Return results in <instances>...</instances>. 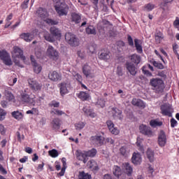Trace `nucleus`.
Masks as SVG:
<instances>
[{"label":"nucleus","instance_id":"1","mask_svg":"<svg viewBox=\"0 0 179 179\" xmlns=\"http://www.w3.org/2000/svg\"><path fill=\"white\" fill-rule=\"evenodd\" d=\"M54 8L59 17L62 16H68V13H69V6H68L64 1L56 2L54 5Z\"/></svg>","mask_w":179,"mask_h":179},{"label":"nucleus","instance_id":"2","mask_svg":"<svg viewBox=\"0 0 179 179\" xmlns=\"http://www.w3.org/2000/svg\"><path fill=\"white\" fill-rule=\"evenodd\" d=\"M150 84L155 91V93L162 94L164 92L166 87L164 86V81L160 78H152L150 81Z\"/></svg>","mask_w":179,"mask_h":179},{"label":"nucleus","instance_id":"3","mask_svg":"<svg viewBox=\"0 0 179 179\" xmlns=\"http://www.w3.org/2000/svg\"><path fill=\"white\" fill-rule=\"evenodd\" d=\"M65 40L72 47H78L79 45V39L76 38L75 34L68 32L65 34Z\"/></svg>","mask_w":179,"mask_h":179},{"label":"nucleus","instance_id":"4","mask_svg":"<svg viewBox=\"0 0 179 179\" xmlns=\"http://www.w3.org/2000/svg\"><path fill=\"white\" fill-rule=\"evenodd\" d=\"M21 101L22 103H26L27 104H31L32 106H34L36 104V101L34 100V98H32L27 93V91L24 90L21 93V97H20Z\"/></svg>","mask_w":179,"mask_h":179},{"label":"nucleus","instance_id":"5","mask_svg":"<svg viewBox=\"0 0 179 179\" xmlns=\"http://www.w3.org/2000/svg\"><path fill=\"white\" fill-rule=\"evenodd\" d=\"M27 82L30 89H31L33 92H38V90H41V87H43V85L38 83L34 78H29Z\"/></svg>","mask_w":179,"mask_h":179},{"label":"nucleus","instance_id":"6","mask_svg":"<svg viewBox=\"0 0 179 179\" xmlns=\"http://www.w3.org/2000/svg\"><path fill=\"white\" fill-rule=\"evenodd\" d=\"M0 59L3 61L5 65L7 66H10L12 65V59H10V55L5 50L0 51Z\"/></svg>","mask_w":179,"mask_h":179},{"label":"nucleus","instance_id":"7","mask_svg":"<svg viewBox=\"0 0 179 179\" xmlns=\"http://www.w3.org/2000/svg\"><path fill=\"white\" fill-rule=\"evenodd\" d=\"M139 130L141 134L145 136H148V138H152V136H153V131H152V128L149 126L141 124L139 127Z\"/></svg>","mask_w":179,"mask_h":179},{"label":"nucleus","instance_id":"8","mask_svg":"<svg viewBox=\"0 0 179 179\" xmlns=\"http://www.w3.org/2000/svg\"><path fill=\"white\" fill-rule=\"evenodd\" d=\"M126 69L132 76H136L138 73V68H136V64L131 62H127L125 64Z\"/></svg>","mask_w":179,"mask_h":179},{"label":"nucleus","instance_id":"9","mask_svg":"<svg viewBox=\"0 0 179 179\" xmlns=\"http://www.w3.org/2000/svg\"><path fill=\"white\" fill-rule=\"evenodd\" d=\"M13 58H20L24 62L26 61V57L23 55V50L17 46H14L13 52Z\"/></svg>","mask_w":179,"mask_h":179},{"label":"nucleus","instance_id":"10","mask_svg":"<svg viewBox=\"0 0 179 179\" xmlns=\"http://www.w3.org/2000/svg\"><path fill=\"white\" fill-rule=\"evenodd\" d=\"M166 143H167V136H166L164 131L161 130L158 134V144L161 148H164Z\"/></svg>","mask_w":179,"mask_h":179},{"label":"nucleus","instance_id":"11","mask_svg":"<svg viewBox=\"0 0 179 179\" xmlns=\"http://www.w3.org/2000/svg\"><path fill=\"white\" fill-rule=\"evenodd\" d=\"M46 54L52 59H58V57H59L58 51H57L52 45H49L48 47Z\"/></svg>","mask_w":179,"mask_h":179},{"label":"nucleus","instance_id":"12","mask_svg":"<svg viewBox=\"0 0 179 179\" xmlns=\"http://www.w3.org/2000/svg\"><path fill=\"white\" fill-rule=\"evenodd\" d=\"M50 127L55 132H59L61 128V120L58 117L54 118L50 122Z\"/></svg>","mask_w":179,"mask_h":179},{"label":"nucleus","instance_id":"13","mask_svg":"<svg viewBox=\"0 0 179 179\" xmlns=\"http://www.w3.org/2000/svg\"><path fill=\"white\" fill-rule=\"evenodd\" d=\"M122 170L124 174L127 175L128 177H131L134 173V167L129 162H124L122 164Z\"/></svg>","mask_w":179,"mask_h":179},{"label":"nucleus","instance_id":"14","mask_svg":"<svg viewBox=\"0 0 179 179\" xmlns=\"http://www.w3.org/2000/svg\"><path fill=\"white\" fill-rule=\"evenodd\" d=\"M30 59H31V65L34 68V72H35V73L38 75L43 70V67H41V65H40L38 63H37V62H36V59H34V56L31 55Z\"/></svg>","mask_w":179,"mask_h":179},{"label":"nucleus","instance_id":"15","mask_svg":"<svg viewBox=\"0 0 179 179\" xmlns=\"http://www.w3.org/2000/svg\"><path fill=\"white\" fill-rule=\"evenodd\" d=\"M48 78L52 82H59V80L62 79V76L61 75V73L53 71L49 72Z\"/></svg>","mask_w":179,"mask_h":179},{"label":"nucleus","instance_id":"16","mask_svg":"<svg viewBox=\"0 0 179 179\" xmlns=\"http://www.w3.org/2000/svg\"><path fill=\"white\" fill-rule=\"evenodd\" d=\"M106 125L110 132L113 135H118L120 134V130L118 128L115 127L114 122L111 120L106 121Z\"/></svg>","mask_w":179,"mask_h":179},{"label":"nucleus","instance_id":"17","mask_svg":"<svg viewBox=\"0 0 179 179\" xmlns=\"http://www.w3.org/2000/svg\"><path fill=\"white\" fill-rule=\"evenodd\" d=\"M129 59L131 61V64H134L136 66H138V64H141V62L142 61V57L141 55L134 53L133 55H131L129 56Z\"/></svg>","mask_w":179,"mask_h":179},{"label":"nucleus","instance_id":"18","mask_svg":"<svg viewBox=\"0 0 179 179\" xmlns=\"http://www.w3.org/2000/svg\"><path fill=\"white\" fill-rule=\"evenodd\" d=\"M112 114L114 120H120V121H122V120H124V115H122V111L117 108H112Z\"/></svg>","mask_w":179,"mask_h":179},{"label":"nucleus","instance_id":"19","mask_svg":"<svg viewBox=\"0 0 179 179\" xmlns=\"http://www.w3.org/2000/svg\"><path fill=\"white\" fill-rule=\"evenodd\" d=\"M82 20V14L76 12L71 13V22L75 23V24H79Z\"/></svg>","mask_w":179,"mask_h":179},{"label":"nucleus","instance_id":"20","mask_svg":"<svg viewBox=\"0 0 179 179\" xmlns=\"http://www.w3.org/2000/svg\"><path fill=\"white\" fill-rule=\"evenodd\" d=\"M111 57V55L110 53V51L107 50H101L99 52V58L101 61H105L107 62Z\"/></svg>","mask_w":179,"mask_h":179},{"label":"nucleus","instance_id":"21","mask_svg":"<svg viewBox=\"0 0 179 179\" xmlns=\"http://www.w3.org/2000/svg\"><path fill=\"white\" fill-rule=\"evenodd\" d=\"M131 162L135 166H139L142 163V157L139 152H134L131 157Z\"/></svg>","mask_w":179,"mask_h":179},{"label":"nucleus","instance_id":"22","mask_svg":"<svg viewBox=\"0 0 179 179\" xmlns=\"http://www.w3.org/2000/svg\"><path fill=\"white\" fill-rule=\"evenodd\" d=\"M69 87H71V83H62L60 84V94L62 96H65V94L69 93V91L68 90Z\"/></svg>","mask_w":179,"mask_h":179},{"label":"nucleus","instance_id":"23","mask_svg":"<svg viewBox=\"0 0 179 179\" xmlns=\"http://www.w3.org/2000/svg\"><path fill=\"white\" fill-rule=\"evenodd\" d=\"M36 13L41 19H47V17H48V11L44 8L40 7L37 10Z\"/></svg>","mask_w":179,"mask_h":179},{"label":"nucleus","instance_id":"24","mask_svg":"<svg viewBox=\"0 0 179 179\" xmlns=\"http://www.w3.org/2000/svg\"><path fill=\"white\" fill-rule=\"evenodd\" d=\"M77 159L78 160L83 162L84 164H86V163H87V160H89L86 151L78 152Z\"/></svg>","mask_w":179,"mask_h":179},{"label":"nucleus","instance_id":"25","mask_svg":"<svg viewBox=\"0 0 179 179\" xmlns=\"http://www.w3.org/2000/svg\"><path fill=\"white\" fill-rule=\"evenodd\" d=\"M134 45L138 54H143V48L142 47V41L138 38L134 39Z\"/></svg>","mask_w":179,"mask_h":179},{"label":"nucleus","instance_id":"26","mask_svg":"<svg viewBox=\"0 0 179 179\" xmlns=\"http://www.w3.org/2000/svg\"><path fill=\"white\" fill-rule=\"evenodd\" d=\"M92 141H94L98 146H103L104 145V137L102 136H93L91 137Z\"/></svg>","mask_w":179,"mask_h":179},{"label":"nucleus","instance_id":"27","mask_svg":"<svg viewBox=\"0 0 179 179\" xmlns=\"http://www.w3.org/2000/svg\"><path fill=\"white\" fill-rule=\"evenodd\" d=\"M83 73L86 78H92V67L87 64H84L83 66Z\"/></svg>","mask_w":179,"mask_h":179},{"label":"nucleus","instance_id":"28","mask_svg":"<svg viewBox=\"0 0 179 179\" xmlns=\"http://www.w3.org/2000/svg\"><path fill=\"white\" fill-rule=\"evenodd\" d=\"M131 104L133 106H135L136 107H138L139 108H145L146 107V105L145 104V102L139 99L134 98Z\"/></svg>","mask_w":179,"mask_h":179},{"label":"nucleus","instance_id":"29","mask_svg":"<svg viewBox=\"0 0 179 179\" xmlns=\"http://www.w3.org/2000/svg\"><path fill=\"white\" fill-rule=\"evenodd\" d=\"M161 111L163 115H166L167 117H173V113H171V108L168 106H161Z\"/></svg>","mask_w":179,"mask_h":179},{"label":"nucleus","instance_id":"30","mask_svg":"<svg viewBox=\"0 0 179 179\" xmlns=\"http://www.w3.org/2000/svg\"><path fill=\"white\" fill-rule=\"evenodd\" d=\"M83 111L85 115H87V117H90V118H94V117H96V113L93 111V110L90 109V108L87 106H84Z\"/></svg>","mask_w":179,"mask_h":179},{"label":"nucleus","instance_id":"31","mask_svg":"<svg viewBox=\"0 0 179 179\" xmlns=\"http://www.w3.org/2000/svg\"><path fill=\"white\" fill-rule=\"evenodd\" d=\"M50 34L55 38H61V31H59V29L52 27L50 28Z\"/></svg>","mask_w":179,"mask_h":179},{"label":"nucleus","instance_id":"32","mask_svg":"<svg viewBox=\"0 0 179 179\" xmlns=\"http://www.w3.org/2000/svg\"><path fill=\"white\" fill-rule=\"evenodd\" d=\"M20 37L27 43H30L33 40V35L30 33H22L20 35Z\"/></svg>","mask_w":179,"mask_h":179},{"label":"nucleus","instance_id":"33","mask_svg":"<svg viewBox=\"0 0 179 179\" xmlns=\"http://www.w3.org/2000/svg\"><path fill=\"white\" fill-rule=\"evenodd\" d=\"M12 117L15 118V120H17V121H20V120H23V113L19 110H15L11 113Z\"/></svg>","mask_w":179,"mask_h":179},{"label":"nucleus","instance_id":"34","mask_svg":"<svg viewBox=\"0 0 179 179\" xmlns=\"http://www.w3.org/2000/svg\"><path fill=\"white\" fill-rule=\"evenodd\" d=\"M87 166L91 169V170H94L95 171L99 170V165L97 164V162L93 159L88 162Z\"/></svg>","mask_w":179,"mask_h":179},{"label":"nucleus","instance_id":"35","mask_svg":"<svg viewBox=\"0 0 179 179\" xmlns=\"http://www.w3.org/2000/svg\"><path fill=\"white\" fill-rule=\"evenodd\" d=\"M78 99H80L83 101H86V100H89V97H90V95L89 93H86L85 92H80L78 94Z\"/></svg>","mask_w":179,"mask_h":179},{"label":"nucleus","instance_id":"36","mask_svg":"<svg viewBox=\"0 0 179 179\" xmlns=\"http://www.w3.org/2000/svg\"><path fill=\"white\" fill-rule=\"evenodd\" d=\"M146 155L150 163H152V162H155V152L153 150H152L150 148H148L147 150Z\"/></svg>","mask_w":179,"mask_h":179},{"label":"nucleus","instance_id":"37","mask_svg":"<svg viewBox=\"0 0 179 179\" xmlns=\"http://www.w3.org/2000/svg\"><path fill=\"white\" fill-rule=\"evenodd\" d=\"M85 31L87 34H92L93 36H96V27H94L93 25H89L86 29Z\"/></svg>","mask_w":179,"mask_h":179},{"label":"nucleus","instance_id":"38","mask_svg":"<svg viewBox=\"0 0 179 179\" xmlns=\"http://www.w3.org/2000/svg\"><path fill=\"white\" fill-rule=\"evenodd\" d=\"M116 45H117V50L119 51H124V50H127V45H125V42H124L122 41H118L116 43Z\"/></svg>","mask_w":179,"mask_h":179},{"label":"nucleus","instance_id":"39","mask_svg":"<svg viewBox=\"0 0 179 179\" xmlns=\"http://www.w3.org/2000/svg\"><path fill=\"white\" fill-rule=\"evenodd\" d=\"M78 179H92V176L85 171H80L78 174Z\"/></svg>","mask_w":179,"mask_h":179},{"label":"nucleus","instance_id":"40","mask_svg":"<svg viewBox=\"0 0 179 179\" xmlns=\"http://www.w3.org/2000/svg\"><path fill=\"white\" fill-rule=\"evenodd\" d=\"M43 37L46 41H49V43H54L55 41V38L54 36H51L50 33L45 32L43 35Z\"/></svg>","mask_w":179,"mask_h":179},{"label":"nucleus","instance_id":"41","mask_svg":"<svg viewBox=\"0 0 179 179\" xmlns=\"http://www.w3.org/2000/svg\"><path fill=\"white\" fill-rule=\"evenodd\" d=\"M120 155H122V156H124V157H127V156L129 155V150H128L127 146L125 145L120 148Z\"/></svg>","mask_w":179,"mask_h":179},{"label":"nucleus","instance_id":"42","mask_svg":"<svg viewBox=\"0 0 179 179\" xmlns=\"http://www.w3.org/2000/svg\"><path fill=\"white\" fill-rule=\"evenodd\" d=\"M150 125L152 128H156V127H162L163 125V122H159L157 120H152L150 122Z\"/></svg>","mask_w":179,"mask_h":179},{"label":"nucleus","instance_id":"43","mask_svg":"<svg viewBox=\"0 0 179 179\" xmlns=\"http://www.w3.org/2000/svg\"><path fill=\"white\" fill-rule=\"evenodd\" d=\"M50 114L53 115H58V116H61V115H66L65 114V112L62 111V110H59L58 109H52L50 111Z\"/></svg>","mask_w":179,"mask_h":179},{"label":"nucleus","instance_id":"44","mask_svg":"<svg viewBox=\"0 0 179 179\" xmlns=\"http://www.w3.org/2000/svg\"><path fill=\"white\" fill-rule=\"evenodd\" d=\"M87 157H94L97 155V150L92 148L88 151H85Z\"/></svg>","mask_w":179,"mask_h":179},{"label":"nucleus","instance_id":"45","mask_svg":"<svg viewBox=\"0 0 179 179\" xmlns=\"http://www.w3.org/2000/svg\"><path fill=\"white\" fill-rule=\"evenodd\" d=\"M150 64H152L157 69H164V66L163 64L156 62L155 60H151Z\"/></svg>","mask_w":179,"mask_h":179},{"label":"nucleus","instance_id":"46","mask_svg":"<svg viewBox=\"0 0 179 179\" xmlns=\"http://www.w3.org/2000/svg\"><path fill=\"white\" fill-rule=\"evenodd\" d=\"M155 8H156V6L151 3H148L144 6V9L147 12H152V10L155 9Z\"/></svg>","mask_w":179,"mask_h":179},{"label":"nucleus","instance_id":"47","mask_svg":"<svg viewBox=\"0 0 179 179\" xmlns=\"http://www.w3.org/2000/svg\"><path fill=\"white\" fill-rule=\"evenodd\" d=\"M122 171H121V168L118 166H115L113 167V174L114 176H115L116 177H120V176H121L122 174Z\"/></svg>","mask_w":179,"mask_h":179},{"label":"nucleus","instance_id":"48","mask_svg":"<svg viewBox=\"0 0 179 179\" xmlns=\"http://www.w3.org/2000/svg\"><path fill=\"white\" fill-rule=\"evenodd\" d=\"M48 154H49V156L53 158L58 157V156H59V153L58 152V150H57L56 149H52L51 150H49Z\"/></svg>","mask_w":179,"mask_h":179},{"label":"nucleus","instance_id":"49","mask_svg":"<svg viewBox=\"0 0 179 179\" xmlns=\"http://www.w3.org/2000/svg\"><path fill=\"white\" fill-rule=\"evenodd\" d=\"M86 124L83 122H78L75 124V128L77 131H80V129H83Z\"/></svg>","mask_w":179,"mask_h":179},{"label":"nucleus","instance_id":"50","mask_svg":"<svg viewBox=\"0 0 179 179\" xmlns=\"http://www.w3.org/2000/svg\"><path fill=\"white\" fill-rule=\"evenodd\" d=\"M73 78L78 83H82L83 82V77H82V75H80L79 73H75L73 74Z\"/></svg>","mask_w":179,"mask_h":179},{"label":"nucleus","instance_id":"51","mask_svg":"<svg viewBox=\"0 0 179 179\" xmlns=\"http://www.w3.org/2000/svg\"><path fill=\"white\" fill-rule=\"evenodd\" d=\"M96 106H97V107H101V108H104L106 106V101H104L103 99H98Z\"/></svg>","mask_w":179,"mask_h":179},{"label":"nucleus","instance_id":"52","mask_svg":"<svg viewBox=\"0 0 179 179\" xmlns=\"http://www.w3.org/2000/svg\"><path fill=\"white\" fill-rule=\"evenodd\" d=\"M96 45L94 44L90 45L87 48V52H90V54H94L96 52Z\"/></svg>","mask_w":179,"mask_h":179},{"label":"nucleus","instance_id":"53","mask_svg":"<svg viewBox=\"0 0 179 179\" xmlns=\"http://www.w3.org/2000/svg\"><path fill=\"white\" fill-rule=\"evenodd\" d=\"M46 23H48V24H50L51 26H55L58 24L59 22L57 20L47 19Z\"/></svg>","mask_w":179,"mask_h":179},{"label":"nucleus","instance_id":"54","mask_svg":"<svg viewBox=\"0 0 179 179\" xmlns=\"http://www.w3.org/2000/svg\"><path fill=\"white\" fill-rule=\"evenodd\" d=\"M49 107H55V108H58V107H59V102L57 101H52L49 103Z\"/></svg>","mask_w":179,"mask_h":179},{"label":"nucleus","instance_id":"55","mask_svg":"<svg viewBox=\"0 0 179 179\" xmlns=\"http://www.w3.org/2000/svg\"><path fill=\"white\" fill-rule=\"evenodd\" d=\"M177 125H178V122H177V120H176V119H174V117H172L171 119V128H176V127H177Z\"/></svg>","mask_w":179,"mask_h":179},{"label":"nucleus","instance_id":"56","mask_svg":"<svg viewBox=\"0 0 179 179\" xmlns=\"http://www.w3.org/2000/svg\"><path fill=\"white\" fill-rule=\"evenodd\" d=\"M30 0H24V2L21 4L22 9H27L29 8V2Z\"/></svg>","mask_w":179,"mask_h":179},{"label":"nucleus","instance_id":"57","mask_svg":"<svg viewBox=\"0 0 179 179\" xmlns=\"http://www.w3.org/2000/svg\"><path fill=\"white\" fill-rule=\"evenodd\" d=\"M127 41L130 47H134V39L132 38V36H131V35L127 36Z\"/></svg>","mask_w":179,"mask_h":179},{"label":"nucleus","instance_id":"58","mask_svg":"<svg viewBox=\"0 0 179 179\" xmlns=\"http://www.w3.org/2000/svg\"><path fill=\"white\" fill-rule=\"evenodd\" d=\"M5 115H6V113L3 109L0 108V121L5 120Z\"/></svg>","mask_w":179,"mask_h":179},{"label":"nucleus","instance_id":"59","mask_svg":"<svg viewBox=\"0 0 179 179\" xmlns=\"http://www.w3.org/2000/svg\"><path fill=\"white\" fill-rule=\"evenodd\" d=\"M154 171L155 170L153 169V167H152V166H150L148 167V177H150V178H152V177H153Z\"/></svg>","mask_w":179,"mask_h":179},{"label":"nucleus","instance_id":"60","mask_svg":"<svg viewBox=\"0 0 179 179\" xmlns=\"http://www.w3.org/2000/svg\"><path fill=\"white\" fill-rule=\"evenodd\" d=\"M117 75H118V76H122V75H124L122 67L121 66H118L117 68Z\"/></svg>","mask_w":179,"mask_h":179},{"label":"nucleus","instance_id":"61","mask_svg":"<svg viewBox=\"0 0 179 179\" xmlns=\"http://www.w3.org/2000/svg\"><path fill=\"white\" fill-rule=\"evenodd\" d=\"M155 54H156L157 56H158V58H160V59L164 62V64H166V61H164V59L162 56H161L160 53H159V51L157 50H155Z\"/></svg>","mask_w":179,"mask_h":179},{"label":"nucleus","instance_id":"62","mask_svg":"<svg viewBox=\"0 0 179 179\" xmlns=\"http://www.w3.org/2000/svg\"><path fill=\"white\" fill-rule=\"evenodd\" d=\"M77 54H78L79 58H81V59H85V52H83L82 51H78Z\"/></svg>","mask_w":179,"mask_h":179},{"label":"nucleus","instance_id":"63","mask_svg":"<svg viewBox=\"0 0 179 179\" xmlns=\"http://www.w3.org/2000/svg\"><path fill=\"white\" fill-rule=\"evenodd\" d=\"M173 26L175 27L178 28L179 27V17H176L175 21L173 22Z\"/></svg>","mask_w":179,"mask_h":179},{"label":"nucleus","instance_id":"64","mask_svg":"<svg viewBox=\"0 0 179 179\" xmlns=\"http://www.w3.org/2000/svg\"><path fill=\"white\" fill-rule=\"evenodd\" d=\"M5 133H6L5 127H3V125L0 124V134H1V135H4Z\"/></svg>","mask_w":179,"mask_h":179}]
</instances>
